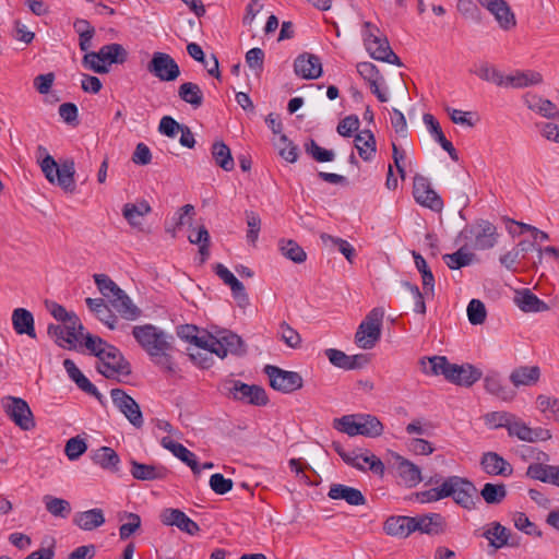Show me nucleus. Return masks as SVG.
<instances>
[{
	"label": "nucleus",
	"mask_w": 559,
	"mask_h": 559,
	"mask_svg": "<svg viewBox=\"0 0 559 559\" xmlns=\"http://www.w3.org/2000/svg\"><path fill=\"white\" fill-rule=\"evenodd\" d=\"M132 335L154 364L167 371H175L170 355L174 341L171 335L153 324L133 326Z\"/></svg>",
	"instance_id": "nucleus-1"
},
{
	"label": "nucleus",
	"mask_w": 559,
	"mask_h": 559,
	"mask_svg": "<svg viewBox=\"0 0 559 559\" xmlns=\"http://www.w3.org/2000/svg\"><path fill=\"white\" fill-rule=\"evenodd\" d=\"M37 158L40 169L49 183L57 185L66 193L72 194L75 192V164L73 159H66L58 164L41 145L37 147Z\"/></svg>",
	"instance_id": "nucleus-2"
},
{
	"label": "nucleus",
	"mask_w": 559,
	"mask_h": 559,
	"mask_svg": "<svg viewBox=\"0 0 559 559\" xmlns=\"http://www.w3.org/2000/svg\"><path fill=\"white\" fill-rule=\"evenodd\" d=\"M333 427L349 437L364 436L376 438L383 433V425L370 414L344 415L333 420Z\"/></svg>",
	"instance_id": "nucleus-3"
},
{
	"label": "nucleus",
	"mask_w": 559,
	"mask_h": 559,
	"mask_svg": "<svg viewBox=\"0 0 559 559\" xmlns=\"http://www.w3.org/2000/svg\"><path fill=\"white\" fill-rule=\"evenodd\" d=\"M443 498L451 497L456 504L473 510L476 508L477 488L467 478L461 476H449L442 480Z\"/></svg>",
	"instance_id": "nucleus-4"
},
{
	"label": "nucleus",
	"mask_w": 559,
	"mask_h": 559,
	"mask_svg": "<svg viewBox=\"0 0 559 559\" xmlns=\"http://www.w3.org/2000/svg\"><path fill=\"white\" fill-rule=\"evenodd\" d=\"M364 44L370 56L379 61L402 66L400 58L390 47L389 40L380 29L370 22L364 23Z\"/></svg>",
	"instance_id": "nucleus-5"
},
{
	"label": "nucleus",
	"mask_w": 559,
	"mask_h": 559,
	"mask_svg": "<svg viewBox=\"0 0 559 559\" xmlns=\"http://www.w3.org/2000/svg\"><path fill=\"white\" fill-rule=\"evenodd\" d=\"M465 247L474 250H488L497 243L498 233L493 224L480 219L471 226H466L460 234Z\"/></svg>",
	"instance_id": "nucleus-6"
},
{
	"label": "nucleus",
	"mask_w": 559,
	"mask_h": 559,
	"mask_svg": "<svg viewBox=\"0 0 559 559\" xmlns=\"http://www.w3.org/2000/svg\"><path fill=\"white\" fill-rule=\"evenodd\" d=\"M384 310L373 308L359 324L355 334V343L362 349H371L381 337Z\"/></svg>",
	"instance_id": "nucleus-7"
},
{
	"label": "nucleus",
	"mask_w": 559,
	"mask_h": 559,
	"mask_svg": "<svg viewBox=\"0 0 559 559\" xmlns=\"http://www.w3.org/2000/svg\"><path fill=\"white\" fill-rule=\"evenodd\" d=\"M98 353L100 355L98 356L97 370L106 378L129 376L131 373L130 364L117 347L108 345L103 350H98Z\"/></svg>",
	"instance_id": "nucleus-8"
},
{
	"label": "nucleus",
	"mask_w": 559,
	"mask_h": 559,
	"mask_svg": "<svg viewBox=\"0 0 559 559\" xmlns=\"http://www.w3.org/2000/svg\"><path fill=\"white\" fill-rule=\"evenodd\" d=\"M2 407L8 417L22 430L28 431L35 428V419L27 402L22 397L5 396L2 399Z\"/></svg>",
	"instance_id": "nucleus-9"
},
{
	"label": "nucleus",
	"mask_w": 559,
	"mask_h": 559,
	"mask_svg": "<svg viewBox=\"0 0 559 559\" xmlns=\"http://www.w3.org/2000/svg\"><path fill=\"white\" fill-rule=\"evenodd\" d=\"M264 373L270 379V385L282 393H292L302 388V377L295 371L283 370L280 367L266 365Z\"/></svg>",
	"instance_id": "nucleus-10"
},
{
	"label": "nucleus",
	"mask_w": 559,
	"mask_h": 559,
	"mask_svg": "<svg viewBox=\"0 0 559 559\" xmlns=\"http://www.w3.org/2000/svg\"><path fill=\"white\" fill-rule=\"evenodd\" d=\"M206 347L219 358H225L228 354L242 355L246 352L241 337L230 331H223L217 336L209 334Z\"/></svg>",
	"instance_id": "nucleus-11"
},
{
	"label": "nucleus",
	"mask_w": 559,
	"mask_h": 559,
	"mask_svg": "<svg viewBox=\"0 0 559 559\" xmlns=\"http://www.w3.org/2000/svg\"><path fill=\"white\" fill-rule=\"evenodd\" d=\"M147 71L164 82H171L180 75V69L175 59L166 52H154L147 63Z\"/></svg>",
	"instance_id": "nucleus-12"
},
{
	"label": "nucleus",
	"mask_w": 559,
	"mask_h": 559,
	"mask_svg": "<svg viewBox=\"0 0 559 559\" xmlns=\"http://www.w3.org/2000/svg\"><path fill=\"white\" fill-rule=\"evenodd\" d=\"M110 396L114 405L127 417V419L136 428L143 426V416L135 400L127 394L122 389H112Z\"/></svg>",
	"instance_id": "nucleus-13"
},
{
	"label": "nucleus",
	"mask_w": 559,
	"mask_h": 559,
	"mask_svg": "<svg viewBox=\"0 0 559 559\" xmlns=\"http://www.w3.org/2000/svg\"><path fill=\"white\" fill-rule=\"evenodd\" d=\"M413 195L417 203L432 211L440 212L443 207L442 199L430 187L428 179L421 175L414 177Z\"/></svg>",
	"instance_id": "nucleus-14"
},
{
	"label": "nucleus",
	"mask_w": 559,
	"mask_h": 559,
	"mask_svg": "<svg viewBox=\"0 0 559 559\" xmlns=\"http://www.w3.org/2000/svg\"><path fill=\"white\" fill-rule=\"evenodd\" d=\"M507 431L509 437L518 438L521 441L531 443L537 441H546L551 438V433L548 429H544L540 427L531 428L515 414Z\"/></svg>",
	"instance_id": "nucleus-15"
},
{
	"label": "nucleus",
	"mask_w": 559,
	"mask_h": 559,
	"mask_svg": "<svg viewBox=\"0 0 559 559\" xmlns=\"http://www.w3.org/2000/svg\"><path fill=\"white\" fill-rule=\"evenodd\" d=\"M229 395L235 400L246 401L250 404L263 406L266 405L269 400L266 392L259 385H249L241 381H233L228 388Z\"/></svg>",
	"instance_id": "nucleus-16"
},
{
	"label": "nucleus",
	"mask_w": 559,
	"mask_h": 559,
	"mask_svg": "<svg viewBox=\"0 0 559 559\" xmlns=\"http://www.w3.org/2000/svg\"><path fill=\"white\" fill-rule=\"evenodd\" d=\"M478 3L487 9L496 19L499 26L509 31L516 25L514 13L506 0H477Z\"/></svg>",
	"instance_id": "nucleus-17"
},
{
	"label": "nucleus",
	"mask_w": 559,
	"mask_h": 559,
	"mask_svg": "<svg viewBox=\"0 0 559 559\" xmlns=\"http://www.w3.org/2000/svg\"><path fill=\"white\" fill-rule=\"evenodd\" d=\"M294 72L304 80L318 79L322 75V62L313 53H300L294 61Z\"/></svg>",
	"instance_id": "nucleus-18"
},
{
	"label": "nucleus",
	"mask_w": 559,
	"mask_h": 559,
	"mask_svg": "<svg viewBox=\"0 0 559 559\" xmlns=\"http://www.w3.org/2000/svg\"><path fill=\"white\" fill-rule=\"evenodd\" d=\"M493 549H500L506 546L515 547L518 542L512 538L511 532L499 522H491L484 527L481 534Z\"/></svg>",
	"instance_id": "nucleus-19"
},
{
	"label": "nucleus",
	"mask_w": 559,
	"mask_h": 559,
	"mask_svg": "<svg viewBox=\"0 0 559 559\" xmlns=\"http://www.w3.org/2000/svg\"><path fill=\"white\" fill-rule=\"evenodd\" d=\"M160 520L163 524L177 526L180 531L189 535H195L200 531L199 525L179 509H165L160 514Z\"/></svg>",
	"instance_id": "nucleus-20"
},
{
	"label": "nucleus",
	"mask_w": 559,
	"mask_h": 559,
	"mask_svg": "<svg viewBox=\"0 0 559 559\" xmlns=\"http://www.w3.org/2000/svg\"><path fill=\"white\" fill-rule=\"evenodd\" d=\"M214 272L225 285L229 286L233 297L238 301V305L246 307L249 304V297L243 284L222 263L215 265Z\"/></svg>",
	"instance_id": "nucleus-21"
},
{
	"label": "nucleus",
	"mask_w": 559,
	"mask_h": 559,
	"mask_svg": "<svg viewBox=\"0 0 559 559\" xmlns=\"http://www.w3.org/2000/svg\"><path fill=\"white\" fill-rule=\"evenodd\" d=\"M523 102L530 110L538 114L539 116L546 119L559 120V109L551 100L537 94L526 93L523 96Z\"/></svg>",
	"instance_id": "nucleus-22"
},
{
	"label": "nucleus",
	"mask_w": 559,
	"mask_h": 559,
	"mask_svg": "<svg viewBox=\"0 0 559 559\" xmlns=\"http://www.w3.org/2000/svg\"><path fill=\"white\" fill-rule=\"evenodd\" d=\"M481 377V370L473 365L452 364L450 369L449 381L454 384L468 388L473 385L475 382H477Z\"/></svg>",
	"instance_id": "nucleus-23"
},
{
	"label": "nucleus",
	"mask_w": 559,
	"mask_h": 559,
	"mask_svg": "<svg viewBox=\"0 0 559 559\" xmlns=\"http://www.w3.org/2000/svg\"><path fill=\"white\" fill-rule=\"evenodd\" d=\"M480 466L488 475L508 477L512 475V465L496 452H486L480 459Z\"/></svg>",
	"instance_id": "nucleus-24"
},
{
	"label": "nucleus",
	"mask_w": 559,
	"mask_h": 559,
	"mask_svg": "<svg viewBox=\"0 0 559 559\" xmlns=\"http://www.w3.org/2000/svg\"><path fill=\"white\" fill-rule=\"evenodd\" d=\"M160 444L164 449L170 451L177 459L187 464L195 475L200 474V465L193 452L181 443L176 442L170 437L162 438Z\"/></svg>",
	"instance_id": "nucleus-25"
},
{
	"label": "nucleus",
	"mask_w": 559,
	"mask_h": 559,
	"mask_svg": "<svg viewBox=\"0 0 559 559\" xmlns=\"http://www.w3.org/2000/svg\"><path fill=\"white\" fill-rule=\"evenodd\" d=\"M328 497L333 500H345L350 506L366 504V498L359 489L342 484L332 485Z\"/></svg>",
	"instance_id": "nucleus-26"
},
{
	"label": "nucleus",
	"mask_w": 559,
	"mask_h": 559,
	"mask_svg": "<svg viewBox=\"0 0 559 559\" xmlns=\"http://www.w3.org/2000/svg\"><path fill=\"white\" fill-rule=\"evenodd\" d=\"M540 368L538 366H520L510 373V381L515 388L533 386L540 379Z\"/></svg>",
	"instance_id": "nucleus-27"
},
{
	"label": "nucleus",
	"mask_w": 559,
	"mask_h": 559,
	"mask_svg": "<svg viewBox=\"0 0 559 559\" xmlns=\"http://www.w3.org/2000/svg\"><path fill=\"white\" fill-rule=\"evenodd\" d=\"M131 475L139 480L164 479L168 475V469L163 465H151L131 461Z\"/></svg>",
	"instance_id": "nucleus-28"
},
{
	"label": "nucleus",
	"mask_w": 559,
	"mask_h": 559,
	"mask_svg": "<svg viewBox=\"0 0 559 559\" xmlns=\"http://www.w3.org/2000/svg\"><path fill=\"white\" fill-rule=\"evenodd\" d=\"M109 302L117 312L126 320L134 321L142 314L141 309L135 306L124 290H120Z\"/></svg>",
	"instance_id": "nucleus-29"
},
{
	"label": "nucleus",
	"mask_w": 559,
	"mask_h": 559,
	"mask_svg": "<svg viewBox=\"0 0 559 559\" xmlns=\"http://www.w3.org/2000/svg\"><path fill=\"white\" fill-rule=\"evenodd\" d=\"M544 81L542 73L534 70L515 71L507 75L506 86L512 88H525L539 85Z\"/></svg>",
	"instance_id": "nucleus-30"
},
{
	"label": "nucleus",
	"mask_w": 559,
	"mask_h": 559,
	"mask_svg": "<svg viewBox=\"0 0 559 559\" xmlns=\"http://www.w3.org/2000/svg\"><path fill=\"white\" fill-rule=\"evenodd\" d=\"M514 302L524 312H544L549 310V306L530 289L516 292Z\"/></svg>",
	"instance_id": "nucleus-31"
},
{
	"label": "nucleus",
	"mask_w": 559,
	"mask_h": 559,
	"mask_svg": "<svg viewBox=\"0 0 559 559\" xmlns=\"http://www.w3.org/2000/svg\"><path fill=\"white\" fill-rule=\"evenodd\" d=\"M12 325L17 334H25L32 338L36 337L34 317L27 309L16 308L13 310Z\"/></svg>",
	"instance_id": "nucleus-32"
},
{
	"label": "nucleus",
	"mask_w": 559,
	"mask_h": 559,
	"mask_svg": "<svg viewBox=\"0 0 559 559\" xmlns=\"http://www.w3.org/2000/svg\"><path fill=\"white\" fill-rule=\"evenodd\" d=\"M346 464L356 467L357 469L365 471L364 464H368L369 468L376 473L382 475L384 472V464L376 455H364L358 454L355 451L348 452L343 460Z\"/></svg>",
	"instance_id": "nucleus-33"
},
{
	"label": "nucleus",
	"mask_w": 559,
	"mask_h": 559,
	"mask_svg": "<svg viewBox=\"0 0 559 559\" xmlns=\"http://www.w3.org/2000/svg\"><path fill=\"white\" fill-rule=\"evenodd\" d=\"M423 120L435 140L445 152L449 153L450 157L456 162L459 159L456 150L454 148L453 144L444 136L443 131L436 118L430 114H425Z\"/></svg>",
	"instance_id": "nucleus-34"
},
{
	"label": "nucleus",
	"mask_w": 559,
	"mask_h": 559,
	"mask_svg": "<svg viewBox=\"0 0 559 559\" xmlns=\"http://www.w3.org/2000/svg\"><path fill=\"white\" fill-rule=\"evenodd\" d=\"M383 530L391 536L407 537L415 532L413 516H391L384 522Z\"/></svg>",
	"instance_id": "nucleus-35"
},
{
	"label": "nucleus",
	"mask_w": 559,
	"mask_h": 559,
	"mask_svg": "<svg viewBox=\"0 0 559 559\" xmlns=\"http://www.w3.org/2000/svg\"><path fill=\"white\" fill-rule=\"evenodd\" d=\"M73 523L81 530L93 531L105 523L104 512L98 508L78 512L73 518Z\"/></svg>",
	"instance_id": "nucleus-36"
},
{
	"label": "nucleus",
	"mask_w": 559,
	"mask_h": 559,
	"mask_svg": "<svg viewBox=\"0 0 559 559\" xmlns=\"http://www.w3.org/2000/svg\"><path fill=\"white\" fill-rule=\"evenodd\" d=\"M97 53L99 55L102 63L106 64L108 68L114 63L122 64L128 57L124 47L117 43L103 46Z\"/></svg>",
	"instance_id": "nucleus-37"
},
{
	"label": "nucleus",
	"mask_w": 559,
	"mask_h": 559,
	"mask_svg": "<svg viewBox=\"0 0 559 559\" xmlns=\"http://www.w3.org/2000/svg\"><path fill=\"white\" fill-rule=\"evenodd\" d=\"M396 468L400 477L409 486L414 487L419 484L421 478L420 468L413 462L404 459L401 455L396 456Z\"/></svg>",
	"instance_id": "nucleus-38"
},
{
	"label": "nucleus",
	"mask_w": 559,
	"mask_h": 559,
	"mask_svg": "<svg viewBox=\"0 0 559 559\" xmlns=\"http://www.w3.org/2000/svg\"><path fill=\"white\" fill-rule=\"evenodd\" d=\"M485 390L504 402H511L516 393L504 385L497 374H488L484 379Z\"/></svg>",
	"instance_id": "nucleus-39"
},
{
	"label": "nucleus",
	"mask_w": 559,
	"mask_h": 559,
	"mask_svg": "<svg viewBox=\"0 0 559 559\" xmlns=\"http://www.w3.org/2000/svg\"><path fill=\"white\" fill-rule=\"evenodd\" d=\"M443 518L438 513L413 518L415 532L419 531L420 533L425 534L440 533L443 527Z\"/></svg>",
	"instance_id": "nucleus-40"
},
{
	"label": "nucleus",
	"mask_w": 559,
	"mask_h": 559,
	"mask_svg": "<svg viewBox=\"0 0 559 559\" xmlns=\"http://www.w3.org/2000/svg\"><path fill=\"white\" fill-rule=\"evenodd\" d=\"M420 365L423 366V372L427 374L439 376L442 374L449 381L450 369L452 364H450L444 356H432L427 358H423L420 360Z\"/></svg>",
	"instance_id": "nucleus-41"
},
{
	"label": "nucleus",
	"mask_w": 559,
	"mask_h": 559,
	"mask_svg": "<svg viewBox=\"0 0 559 559\" xmlns=\"http://www.w3.org/2000/svg\"><path fill=\"white\" fill-rule=\"evenodd\" d=\"M92 460L104 469L117 472L120 459L109 447H102L93 452Z\"/></svg>",
	"instance_id": "nucleus-42"
},
{
	"label": "nucleus",
	"mask_w": 559,
	"mask_h": 559,
	"mask_svg": "<svg viewBox=\"0 0 559 559\" xmlns=\"http://www.w3.org/2000/svg\"><path fill=\"white\" fill-rule=\"evenodd\" d=\"M43 502L46 511L55 518L67 519L72 512L71 504L66 499L52 495H45Z\"/></svg>",
	"instance_id": "nucleus-43"
},
{
	"label": "nucleus",
	"mask_w": 559,
	"mask_h": 559,
	"mask_svg": "<svg viewBox=\"0 0 559 559\" xmlns=\"http://www.w3.org/2000/svg\"><path fill=\"white\" fill-rule=\"evenodd\" d=\"M355 147L364 160H370L376 153V140L370 130H362L355 136Z\"/></svg>",
	"instance_id": "nucleus-44"
},
{
	"label": "nucleus",
	"mask_w": 559,
	"mask_h": 559,
	"mask_svg": "<svg viewBox=\"0 0 559 559\" xmlns=\"http://www.w3.org/2000/svg\"><path fill=\"white\" fill-rule=\"evenodd\" d=\"M151 206L146 201L140 203H127L122 209V215L131 226H140L142 218L151 212Z\"/></svg>",
	"instance_id": "nucleus-45"
},
{
	"label": "nucleus",
	"mask_w": 559,
	"mask_h": 559,
	"mask_svg": "<svg viewBox=\"0 0 559 559\" xmlns=\"http://www.w3.org/2000/svg\"><path fill=\"white\" fill-rule=\"evenodd\" d=\"M178 96L185 103L193 108H199L203 104V93L200 86L192 82L182 83L178 87Z\"/></svg>",
	"instance_id": "nucleus-46"
},
{
	"label": "nucleus",
	"mask_w": 559,
	"mask_h": 559,
	"mask_svg": "<svg viewBox=\"0 0 559 559\" xmlns=\"http://www.w3.org/2000/svg\"><path fill=\"white\" fill-rule=\"evenodd\" d=\"M212 156L215 164L225 171H231L234 169L235 162L231 156L230 148L223 141H216L213 143Z\"/></svg>",
	"instance_id": "nucleus-47"
},
{
	"label": "nucleus",
	"mask_w": 559,
	"mask_h": 559,
	"mask_svg": "<svg viewBox=\"0 0 559 559\" xmlns=\"http://www.w3.org/2000/svg\"><path fill=\"white\" fill-rule=\"evenodd\" d=\"M447 266L451 270H460L464 266L471 265L475 260V254L466 250L465 245L453 253H448L442 257Z\"/></svg>",
	"instance_id": "nucleus-48"
},
{
	"label": "nucleus",
	"mask_w": 559,
	"mask_h": 559,
	"mask_svg": "<svg viewBox=\"0 0 559 559\" xmlns=\"http://www.w3.org/2000/svg\"><path fill=\"white\" fill-rule=\"evenodd\" d=\"M177 335L183 340L189 342L190 344L197 347L205 348L207 346V337L209 334L199 335L198 326L193 324H185L177 328Z\"/></svg>",
	"instance_id": "nucleus-49"
},
{
	"label": "nucleus",
	"mask_w": 559,
	"mask_h": 559,
	"mask_svg": "<svg viewBox=\"0 0 559 559\" xmlns=\"http://www.w3.org/2000/svg\"><path fill=\"white\" fill-rule=\"evenodd\" d=\"M64 328L67 331V345L69 348H72L83 338L84 326L79 317L74 312H71L70 318L64 322Z\"/></svg>",
	"instance_id": "nucleus-50"
},
{
	"label": "nucleus",
	"mask_w": 559,
	"mask_h": 559,
	"mask_svg": "<svg viewBox=\"0 0 559 559\" xmlns=\"http://www.w3.org/2000/svg\"><path fill=\"white\" fill-rule=\"evenodd\" d=\"M281 253L294 263H302L307 259L305 250L294 240H281L278 243Z\"/></svg>",
	"instance_id": "nucleus-51"
},
{
	"label": "nucleus",
	"mask_w": 559,
	"mask_h": 559,
	"mask_svg": "<svg viewBox=\"0 0 559 559\" xmlns=\"http://www.w3.org/2000/svg\"><path fill=\"white\" fill-rule=\"evenodd\" d=\"M480 496L488 504H499L507 497V488L503 484L486 483L480 490Z\"/></svg>",
	"instance_id": "nucleus-52"
},
{
	"label": "nucleus",
	"mask_w": 559,
	"mask_h": 559,
	"mask_svg": "<svg viewBox=\"0 0 559 559\" xmlns=\"http://www.w3.org/2000/svg\"><path fill=\"white\" fill-rule=\"evenodd\" d=\"M320 238L325 246L336 248L349 263H353L355 249L347 240L328 234H321Z\"/></svg>",
	"instance_id": "nucleus-53"
},
{
	"label": "nucleus",
	"mask_w": 559,
	"mask_h": 559,
	"mask_svg": "<svg viewBox=\"0 0 559 559\" xmlns=\"http://www.w3.org/2000/svg\"><path fill=\"white\" fill-rule=\"evenodd\" d=\"M476 75L497 86H506L507 75H503L497 68L488 63H481L475 71Z\"/></svg>",
	"instance_id": "nucleus-54"
},
{
	"label": "nucleus",
	"mask_w": 559,
	"mask_h": 559,
	"mask_svg": "<svg viewBox=\"0 0 559 559\" xmlns=\"http://www.w3.org/2000/svg\"><path fill=\"white\" fill-rule=\"evenodd\" d=\"M513 416V413L506 411L490 412L484 416V421L490 429L506 428L508 430Z\"/></svg>",
	"instance_id": "nucleus-55"
},
{
	"label": "nucleus",
	"mask_w": 559,
	"mask_h": 559,
	"mask_svg": "<svg viewBox=\"0 0 559 559\" xmlns=\"http://www.w3.org/2000/svg\"><path fill=\"white\" fill-rule=\"evenodd\" d=\"M123 519L127 520V523L119 527V535L122 540H126L141 527V518L136 513L124 512L120 516V520Z\"/></svg>",
	"instance_id": "nucleus-56"
},
{
	"label": "nucleus",
	"mask_w": 559,
	"mask_h": 559,
	"mask_svg": "<svg viewBox=\"0 0 559 559\" xmlns=\"http://www.w3.org/2000/svg\"><path fill=\"white\" fill-rule=\"evenodd\" d=\"M93 277L98 290L104 297L108 298V300L121 290V288L106 274H95Z\"/></svg>",
	"instance_id": "nucleus-57"
},
{
	"label": "nucleus",
	"mask_w": 559,
	"mask_h": 559,
	"mask_svg": "<svg viewBox=\"0 0 559 559\" xmlns=\"http://www.w3.org/2000/svg\"><path fill=\"white\" fill-rule=\"evenodd\" d=\"M87 450V444L84 439L78 437L70 438L64 447V453L70 461L78 460Z\"/></svg>",
	"instance_id": "nucleus-58"
},
{
	"label": "nucleus",
	"mask_w": 559,
	"mask_h": 559,
	"mask_svg": "<svg viewBox=\"0 0 559 559\" xmlns=\"http://www.w3.org/2000/svg\"><path fill=\"white\" fill-rule=\"evenodd\" d=\"M306 152L312 156L313 159L320 163L332 162L334 159V152L325 150L318 145L314 140H310L305 144Z\"/></svg>",
	"instance_id": "nucleus-59"
},
{
	"label": "nucleus",
	"mask_w": 559,
	"mask_h": 559,
	"mask_svg": "<svg viewBox=\"0 0 559 559\" xmlns=\"http://www.w3.org/2000/svg\"><path fill=\"white\" fill-rule=\"evenodd\" d=\"M280 337L290 348H298L301 345L300 334L285 321L280 324Z\"/></svg>",
	"instance_id": "nucleus-60"
},
{
	"label": "nucleus",
	"mask_w": 559,
	"mask_h": 559,
	"mask_svg": "<svg viewBox=\"0 0 559 559\" xmlns=\"http://www.w3.org/2000/svg\"><path fill=\"white\" fill-rule=\"evenodd\" d=\"M486 308L484 302L478 299H472L467 306V317L472 324L478 325L486 320Z\"/></svg>",
	"instance_id": "nucleus-61"
},
{
	"label": "nucleus",
	"mask_w": 559,
	"mask_h": 559,
	"mask_svg": "<svg viewBox=\"0 0 559 559\" xmlns=\"http://www.w3.org/2000/svg\"><path fill=\"white\" fill-rule=\"evenodd\" d=\"M214 352H211L210 348L205 347H191L189 348V356L192 361L199 365L202 368H209L213 364L212 355Z\"/></svg>",
	"instance_id": "nucleus-62"
},
{
	"label": "nucleus",
	"mask_w": 559,
	"mask_h": 559,
	"mask_svg": "<svg viewBox=\"0 0 559 559\" xmlns=\"http://www.w3.org/2000/svg\"><path fill=\"white\" fill-rule=\"evenodd\" d=\"M324 354L329 361L337 368L350 370V367H353V365H349V356L340 349L328 348Z\"/></svg>",
	"instance_id": "nucleus-63"
},
{
	"label": "nucleus",
	"mask_w": 559,
	"mask_h": 559,
	"mask_svg": "<svg viewBox=\"0 0 559 559\" xmlns=\"http://www.w3.org/2000/svg\"><path fill=\"white\" fill-rule=\"evenodd\" d=\"M278 145L280 155L288 163H295L298 159V147L290 142L285 134H281Z\"/></svg>",
	"instance_id": "nucleus-64"
}]
</instances>
